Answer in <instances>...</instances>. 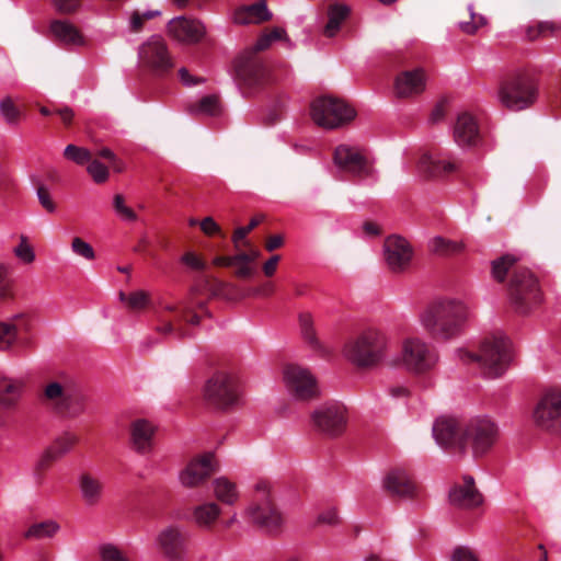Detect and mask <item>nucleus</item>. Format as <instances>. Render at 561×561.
I'll return each mask as SVG.
<instances>
[{
  "label": "nucleus",
  "mask_w": 561,
  "mask_h": 561,
  "mask_svg": "<svg viewBox=\"0 0 561 561\" xmlns=\"http://www.w3.org/2000/svg\"><path fill=\"white\" fill-rule=\"evenodd\" d=\"M299 325L305 341L316 347L318 345V340L313 329V320L311 314L307 312L300 313Z\"/></svg>",
  "instance_id": "49530a36"
},
{
  "label": "nucleus",
  "mask_w": 561,
  "mask_h": 561,
  "mask_svg": "<svg viewBox=\"0 0 561 561\" xmlns=\"http://www.w3.org/2000/svg\"><path fill=\"white\" fill-rule=\"evenodd\" d=\"M385 261L388 268L396 274L404 273L411 265L413 249L404 238L389 236L383 242Z\"/></svg>",
  "instance_id": "dca6fc26"
},
{
  "label": "nucleus",
  "mask_w": 561,
  "mask_h": 561,
  "mask_svg": "<svg viewBox=\"0 0 561 561\" xmlns=\"http://www.w3.org/2000/svg\"><path fill=\"white\" fill-rule=\"evenodd\" d=\"M333 160L335 165L354 176L366 178L371 173V167L358 148L340 145L335 148Z\"/></svg>",
  "instance_id": "a211bd4d"
},
{
  "label": "nucleus",
  "mask_w": 561,
  "mask_h": 561,
  "mask_svg": "<svg viewBox=\"0 0 561 561\" xmlns=\"http://www.w3.org/2000/svg\"><path fill=\"white\" fill-rule=\"evenodd\" d=\"M14 255L23 263L31 264L35 261V252L26 236H20L19 244L13 249Z\"/></svg>",
  "instance_id": "a18cd8bd"
},
{
  "label": "nucleus",
  "mask_w": 561,
  "mask_h": 561,
  "mask_svg": "<svg viewBox=\"0 0 561 561\" xmlns=\"http://www.w3.org/2000/svg\"><path fill=\"white\" fill-rule=\"evenodd\" d=\"M236 73L241 83L252 88L263 82L266 70L261 61L247 58L236 62Z\"/></svg>",
  "instance_id": "c756f323"
},
{
  "label": "nucleus",
  "mask_w": 561,
  "mask_h": 561,
  "mask_svg": "<svg viewBox=\"0 0 561 561\" xmlns=\"http://www.w3.org/2000/svg\"><path fill=\"white\" fill-rule=\"evenodd\" d=\"M11 295V280L5 266L0 265V300Z\"/></svg>",
  "instance_id": "e2e57ef3"
},
{
  "label": "nucleus",
  "mask_w": 561,
  "mask_h": 561,
  "mask_svg": "<svg viewBox=\"0 0 561 561\" xmlns=\"http://www.w3.org/2000/svg\"><path fill=\"white\" fill-rule=\"evenodd\" d=\"M428 248L434 254L447 256L461 251L462 245L443 237H435L430 241Z\"/></svg>",
  "instance_id": "ea45409f"
},
{
  "label": "nucleus",
  "mask_w": 561,
  "mask_h": 561,
  "mask_svg": "<svg viewBox=\"0 0 561 561\" xmlns=\"http://www.w3.org/2000/svg\"><path fill=\"white\" fill-rule=\"evenodd\" d=\"M214 494L216 499L225 504L232 505L238 501L239 493L233 482L225 477H220L213 482Z\"/></svg>",
  "instance_id": "473e14b6"
},
{
  "label": "nucleus",
  "mask_w": 561,
  "mask_h": 561,
  "mask_svg": "<svg viewBox=\"0 0 561 561\" xmlns=\"http://www.w3.org/2000/svg\"><path fill=\"white\" fill-rule=\"evenodd\" d=\"M51 4L58 13L72 14L77 12L81 5V0H50Z\"/></svg>",
  "instance_id": "4d7b16f0"
},
{
  "label": "nucleus",
  "mask_w": 561,
  "mask_h": 561,
  "mask_svg": "<svg viewBox=\"0 0 561 561\" xmlns=\"http://www.w3.org/2000/svg\"><path fill=\"white\" fill-rule=\"evenodd\" d=\"M454 138L460 147L477 146L480 140V130L476 118L465 112L458 115L454 126Z\"/></svg>",
  "instance_id": "a878e982"
},
{
  "label": "nucleus",
  "mask_w": 561,
  "mask_h": 561,
  "mask_svg": "<svg viewBox=\"0 0 561 561\" xmlns=\"http://www.w3.org/2000/svg\"><path fill=\"white\" fill-rule=\"evenodd\" d=\"M350 8L344 4H333L328 11V23L324 26V35L333 37L340 30L341 24L347 18Z\"/></svg>",
  "instance_id": "f704fd0d"
},
{
  "label": "nucleus",
  "mask_w": 561,
  "mask_h": 561,
  "mask_svg": "<svg viewBox=\"0 0 561 561\" xmlns=\"http://www.w3.org/2000/svg\"><path fill=\"white\" fill-rule=\"evenodd\" d=\"M78 440L76 434L66 432L58 436L46 449L58 460L67 455Z\"/></svg>",
  "instance_id": "e433bc0d"
},
{
  "label": "nucleus",
  "mask_w": 561,
  "mask_h": 561,
  "mask_svg": "<svg viewBox=\"0 0 561 561\" xmlns=\"http://www.w3.org/2000/svg\"><path fill=\"white\" fill-rule=\"evenodd\" d=\"M451 561H478V559L470 549L458 547L453 553Z\"/></svg>",
  "instance_id": "338daca9"
},
{
  "label": "nucleus",
  "mask_w": 561,
  "mask_h": 561,
  "mask_svg": "<svg viewBox=\"0 0 561 561\" xmlns=\"http://www.w3.org/2000/svg\"><path fill=\"white\" fill-rule=\"evenodd\" d=\"M533 421L540 431L561 437V389L542 393L534 408Z\"/></svg>",
  "instance_id": "1a4fd4ad"
},
{
  "label": "nucleus",
  "mask_w": 561,
  "mask_h": 561,
  "mask_svg": "<svg viewBox=\"0 0 561 561\" xmlns=\"http://www.w3.org/2000/svg\"><path fill=\"white\" fill-rule=\"evenodd\" d=\"M449 502L456 507L472 510L483 503V496L477 489L474 479L465 476L462 484H456L450 489Z\"/></svg>",
  "instance_id": "412c9836"
},
{
  "label": "nucleus",
  "mask_w": 561,
  "mask_h": 561,
  "mask_svg": "<svg viewBox=\"0 0 561 561\" xmlns=\"http://www.w3.org/2000/svg\"><path fill=\"white\" fill-rule=\"evenodd\" d=\"M87 171L96 184L106 182L110 176L108 168L101 163L98 159H91L87 167Z\"/></svg>",
  "instance_id": "de8ad7c7"
},
{
  "label": "nucleus",
  "mask_w": 561,
  "mask_h": 561,
  "mask_svg": "<svg viewBox=\"0 0 561 561\" xmlns=\"http://www.w3.org/2000/svg\"><path fill=\"white\" fill-rule=\"evenodd\" d=\"M356 116V111L344 100L333 96H322L311 104L312 121L320 127L339 128Z\"/></svg>",
  "instance_id": "0eeeda50"
},
{
  "label": "nucleus",
  "mask_w": 561,
  "mask_h": 561,
  "mask_svg": "<svg viewBox=\"0 0 561 561\" xmlns=\"http://www.w3.org/2000/svg\"><path fill=\"white\" fill-rule=\"evenodd\" d=\"M425 89V75L422 69L403 71L398 75L394 82V92L398 98H410L420 94Z\"/></svg>",
  "instance_id": "bb28decb"
},
{
  "label": "nucleus",
  "mask_w": 561,
  "mask_h": 561,
  "mask_svg": "<svg viewBox=\"0 0 561 561\" xmlns=\"http://www.w3.org/2000/svg\"><path fill=\"white\" fill-rule=\"evenodd\" d=\"M312 427L329 437L342 435L346 428V409L339 402L321 404L311 413Z\"/></svg>",
  "instance_id": "f8f14e48"
},
{
  "label": "nucleus",
  "mask_w": 561,
  "mask_h": 561,
  "mask_svg": "<svg viewBox=\"0 0 561 561\" xmlns=\"http://www.w3.org/2000/svg\"><path fill=\"white\" fill-rule=\"evenodd\" d=\"M518 260L514 254H505L493 260L491 263L492 277L499 283H503L507 273L515 266Z\"/></svg>",
  "instance_id": "4c0bfd02"
},
{
  "label": "nucleus",
  "mask_w": 561,
  "mask_h": 561,
  "mask_svg": "<svg viewBox=\"0 0 561 561\" xmlns=\"http://www.w3.org/2000/svg\"><path fill=\"white\" fill-rule=\"evenodd\" d=\"M191 112L195 114H206L210 116L218 115L220 112L219 100L215 95H206L201 101L191 107Z\"/></svg>",
  "instance_id": "a19ab883"
},
{
  "label": "nucleus",
  "mask_w": 561,
  "mask_h": 561,
  "mask_svg": "<svg viewBox=\"0 0 561 561\" xmlns=\"http://www.w3.org/2000/svg\"><path fill=\"white\" fill-rule=\"evenodd\" d=\"M508 291L514 308L527 313L542 301V291L534 273L526 267H515L510 280Z\"/></svg>",
  "instance_id": "423d86ee"
},
{
  "label": "nucleus",
  "mask_w": 561,
  "mask_h": 561,
  "mask_svg": "<svg viewBox=\"0 0 561 561\" xmlns=\"http://www.w3.org/2000/svg\"><path fill=\"white\" fill-rule=\"evenodd\" d=\"M486 20L484 16L476 14L472 7H469V21H461L459 23L460 30L466 34H474L481 26L485 25Z\"/></svg>",
  "instance_id": "09e8293b"
},
{
  "label": "nucleus",
  "mask_w": 561,
  "mask_h": 561,
  "mask_svg": "<svg viewBox=\"0 0 561 561\" xmlns=\"http://www.w3.org/2000/svg\"><path fill=\"white\" fill-rule=\"evenodd\" d=\"M232 287L233 286L230 283H226L217 278L205 279L204 282V288L211 297L226 296L227 290Z\"/></svg>",
  "instance_id": "5fc2aeb1"
},
{
  "label": "nucleus",
  "mask_w": 561,
  "mask_h": 561,
  "mask_svg": "<svg viewBox=\"0 0 561 561\" xmlns=\"http://www.w3.org/2000/svg\"><path fill=\"white\" fill-rule=\"evenodd\" d=\"M113 207L115 213L124 220L136 221V213L125 204V198L122 194H116L113 198Z\"/></svg>",
  "instance_id": "3c124183"
},
{
  "label": "nucleus",
  "mask_w": 561,
  "mask_h": 561,
  "mask_svg": "<svg viewBox=\"0 0 561 561\" xmlns=\"http://www.w3.org/2000/svg\"><path fill=\"white\" fill-rule=\"evenodd\" d=\"M389 339L378 329H367L344 346V355L355 366L370 368L380 364L387 356Z\"/></svg>",
  "instance_id": "7ed1b4c3"
},
{
  "label": "nucleus",
  "mask_w": 561,
  "mask_h": 561,
  "mask_svg": "<svg viewBox=\"0 0 561 561\" xmlns=\"http://www.w3.org/2000/svg\"><path fill=\"white\" fill-rule=\"evenodd\" d=\"M453 416H440L433 424V436L438 445L462 450V424Z\"/></svg>",
  "instance_id": "6ab92c4d"
},
{
  "label": "nucleus",
  "mask_w": 561,
  "mask_h": 561,
  "mask_svg": "<svg viewBox=\"0 0 561 561\" xmlns=\"http://www.w3.org/2000/svg\"><path fill=\"white\" fill-rule=\"evenodd\" d=\"M64 157L78 165H84L92 159V152L84 147L68 145L64 150Z\"/></svg>",
  "instance_id": "37998d69"
},
{
  "label": "nucleus",
  "mask_w": 561,
  "mask_h": 561,
  "mask_svg": "<svg viewBox=\"0 0 561 561\" xmlns=\"http://www.w3.org/2000/svg\"><path fill=\"white\" fill-rule=\"evenodd\" d=\"M468 318L466 304L454 298L433 300L420 314L424 330L437 341H448L459 335Z\"/></svg>",
  "instance_id": "f257e3e1"
},
{
  "label": "nucleus",
  "mask_w": 561,
  "mask_h": 561,
  "mask_svg": "<svg viewBox=\"0 0 561 561\" xmlns=\"http://www.w3.org/2000/svg\"><path fill=\"white\" fill-rule=\"evenodd\" d=\"M383 488L391 496L414 499L419 495V486L412 477L400 468L392 469L383 479Z\"/></svg>",
  "instance_id": "aec40b11"
},
{
  "label": "nucleus",
  "mask_w": 561,
  "mask_h": 561,
  "mask_svg": "<svg viewBox=\"0 0 561 561\" xmlns=\"http://www.w3.org/2000/svg\"><path fill=\"white\" fill-rule=\"evenodd\" d=\"M94 156L105 159L108 162H111L115 171H117V172L123 171V167L121 165L119 160L117 159L116 154L110 148L99 149L94 152Z\"/></svg>",
  "instance_id": "680f3d73"
},
{
  "label": "nucleus",
  "mask_w": 561,
  "mask_h": 561,
  "mask_svg": "<svg viewBox=\"0 0 561 561\" xmlns=\"http://www.w3.org/2000/svg\"><path fill=\"white\" fill-rule=\"evenodd\" d=\"M455 162L439 154L424 153L417 162V171L426 179H437L456 171Z\"/></svg>",
  "instance_id": "cd10ccee"
},
{
  "label": "nucleus",
  "mask_w": 561,
  "mask_h": 561,
  "mask_svg": "<svg viewBox=\"0 0 561 561\" xmlns=\"http://www.w3.org/2000/svg\"><path fill=\"white\" fill-rule=\"evenodd\" d=\"M438 360L436 352L419 337L405 339L401 348L403 366L413 373H425L432 369Z\"/></svg>",
  "instance_id": "ddd939ff"
},
{
  "label": "nucleus",
  "mask_w": 561,
  "mask_h": 561,
  "mask_svg": "<svg viewBox=\"0 0 561 561\" xmlns=\"http://www.w3.org/2000/svg\"><path fill=\"white\" fill-rule=\"evenodd\" d=\"M264 219L263 215H259L253 217L249 225L245 227H239L234 230L232 234V242L236 250L240 249V245L249 247L250 242L245 239L248 233H250L262 220Z\"/></svg>",
  "instance_id": "79ce46f5"
},
{
  "label": "nucleus",
  "mask_w": 561,
  "mask_h": 561,
  "mask_svg": "<svg viewBox=\"0 0 561 561\" xmlns=\"http://www.w3.org/2000/svg\"><path fill=\"white\" fill-rule=\"evenodd\" d=\"M205 401L216 409H228L239 400L237 378L227 371H216L203 389Z\"/></svg>",
  "instance_id": "6e6552de"
},
{
  "label": "nucleus",
  "mask_w": 561,
  "mask_h": 561,
  "mask_svg": "<svg viewBox=\"0 0 561 561\" xmlns=\"http://www.w3.org/2000/svg\"><path fill=\"white\" fill-rule=\"evenodd\" d=\"M27 330L24 316L18 314L8 322H0V351L9 350L16 341L20 330Z\"/></svg>",
  "instance_id": "7c9ffc66"
},
{
  "label": "nucleus",
  "mask_w": 561,
  "mask_h": 561,
  "mask_svg": "<svg viewBox=\"0 0 561 561\" xmlns=\"http://www.w3.org/2000/svg\"><path fill=\"white\" fill-rule=\"evenodd\" d=\"M168 28L174 39L188 44L199 42L206 33V28L201 21L191 20L185 16L172 19L169 22Z\"/></svg>",
  "instance_id": "4be33fe9"
},
{
  "label": "nucleus",
  "mask_w": 561,
  "mask_h": 561,
  "mask_svg": "<svg viewBox=\"0 0 561 561\" xmlns=\"http://www.w3.org/2000/svg\"><path fill=\"white\" fill-rule=\"evenodd\" d=\"M156 427L145 419H137L129 425V444L133 450L147 455L152 450Z\"/></svg>",
  "instance_id": "b1692460"
},
{
  "label": "nucleus",
  "mask_w": 561,
  "mask_h": 561,
  "mask_svg": "<svg viewBox=\"0 0 561 561\" xmlns=\"http://www.w3.org/2000/svg\"><path fill=\"white\" fill-rule=\"evenodd\" d=\"M55 461H57V459L46 449L37 460L36 471L42 472L47 470Z\"/></svg>",
  "instance_id": "774afa93"
},
{
  "label": "nucleus",
  "mask_w": 561,
  "mask_h": 561,
  "mask_svg": "<svg viewBox=\"0 0 561 561\" xmlns=\"http://www.w3.org/2000/svg\"><path fill=\"white\" fill-rule=\"evenodd\" d=\"M217 471L213 453H205L193 458L180 472L179 479L185 488H196L203 484Z\"/></svg>",
  "instance_id": "f3484780"
},
{
  "label": "nucleus",
  "mask_w": 561,
  "mask_h": 561,
  "mask_svg": "<svg viewBox=\"0 0 561 561\" xmlns=\"http://www.w3.org/2000/svg\"><path fill=\"white\" fill-rule=\"evenodd\" d=\"M49 32L54 41L60 45L82 46L85 44L83 35L70 21L53 20L49 25Z\"/></svg>",
  "instance_id": "c85d7f7f"
},
{
  "label": "nucleus",
  "mask_w": 561,
  "mask_h": 561,
  "mask_svg": "<svg viewBox=\"0 0 561 561\" xmlns=\"http://www.w3.org/2000/svg\"><path fill=\"white\" fill-rule=\"evenodd\" d=\"M71 250L77 255L92 261L95 259V252L90 243L81 239L80 237H75L71 242Z\"/></svg>",
  "instance_id": "603ef678"
},
{
  "label": "nucleus",
  "mask_w": 561,
  "mask_h": 561,
  "mask_svg": "<svg viewBox=\"0 0 561 561\" xmlns=\"http://www.w3.org/2000/svg\"><path fill=\"white\" fill-rule=\"evenodd\" d=\"M499 438V425L489 416H474L462 424V451L470 448L474 457L489 453Z\"/></svg>",
  "instance_id": "39448f33"
},
{
  "label": "nucleus",
  "mask_w": 561,
  "mask_h": 561,
  "mask_svg": "<svg viewBox=\"0 0 561 561\" xmlns=\"http://www.w3.org/2000/svg\"><path fill=\"white\" fill-rule=\"evenodd\" d=\"M138 56L141 65L158 77L168 75L174 67L167 43L159 35H152L142 43Z\"/></svg>",
  "instance_id": "9b49d317"
},
{
  "label": "nucleus",
  "mask_w": 561,
  "mask_h": 561,
  "mask_svg": "<svg viewBox=\"0 0 561 561\" xmlns=\"http://www.w3.org/2000/svg\"><path fill=\"white\" fill-rule=\"evenodd\" d=\"M100 553L102 561H128L113 545H103L100 548Z\"/></svg>",
  "instance_id": "13d9d810"
},
{
  "label": "nucleus",
  "mask_w": 561,
  "mask_h": 561,
  "mask_svg": "<svg viewBox=\"0 0 561 561\" xmlns=\"http://www.w3.org/2000/svg\"><path fill=\"white\" fill-rule=\"evenodd\" d=\"M23 389V380L0 376V423L5 414L18 410Z\"/></svg>",
  "instance_id": "5701e85b"
},
{
  "label": "nucleus",
  "mask_w": 561,
  "mask_h": 561,
  "mask_svg": "<svg viewBox=\"0 0 561 561\" xmlns=\"http://www.w3.org/2000/svg\"><path fill=\"white\" fill-rule=\"evenodd\" d=\"M237 255H243L245 259L240 260L232 264L236 267L234 275L239 278H250L254 275L255 268L248 262V257L244 252L237 253Z\"/></svg>",
  "instance_id": "6e6d98bb"
},
{
  "label": "nucleus",
  "mask_w": 561,
  "mask_h": 561,
  "mask_svg": "<svg viewBox=\"0 0 561 561\" xmlns=\"http://www.w3.org/2000/svg\"><path fill=\"white\" fill-rule=\"evenodd\" d=\"M249 14L254 20V23H262L272 19V13L268 11L264 0L255 2L251 5L244 7Z\"/></svg>",
  "instance_id": "8fccbe9b"
},
{
  "label": "nucleus",
  "mask_w": 561,
  "mask_h": 561,
  "mask_svg": "<svg viewBox=\"0 0 561 561\" xmlns=\"http://www.w3.org/2000/svg\"><path fill=\"white\" fill-rule=\"evenodd\" d=\"M318 523L334 526L340 523V517L335 508H329L318 516Z\"/></svg>",
  "instance_id": "0e129e2a"
},
{
  "label": "nucleus",
  "mask_w": 561,
  "mask_h": 561,
  "mask_svg": "<svg viewBox=\"0 0 561 561\" xmlns=\"http://www.w3.org/2000/svg\"><path fill=\"white\" fill-rule=\"evenodd\" d=\"M245 514L253 525L267 533H276L280 529L284 517L275 503L270 481L260 480L255 483L253 501Z\"/></svg>",
  "instance_id": "20e7f679"
},
{
  "label": "nucleus",
  "mask_w": 561,
  "mask_h": 561,
  "mask_svg": "<svg viewBox=\"0 0 561 561\" xmlns=\"http://www.w3.org/2000/svg\"><path fill=\"white\" fill-rule=\"evenodd\" d=\"M199 226H201V230L206 236H215V234L224 236L220 226L214 220L213 217L204 218L199 222Z\"/></svg>",
  "instance_id": "052dcab7"
},
{
  "label": "nucleus",
  "mask_w": 561,
  "mask_h": 561,
  "mask_svg": "<svg viewBox=\"0 0 561 561\" xmlns=\"http://www.w3.org/2000/svg\"><path fill=\"white\" fill-rule=\"evenodd\" d=\"M458 358L465 364H476L483 376L496 378L504 374L510 363L508 341L503 336H486L480 344L479 352L457 351Z\"/></svg>",
  "instance_id": "f03ea898"
},
{
  "label": "nucleus",
  "mask_w": 561,
  "mask_h": 561,
  "mask_svg": "<svg viewBox=\"0 0 561 561\" xmlns=\"http://www.w3.org/2000/svg\"><path fill=\"white\" fill-rule=\"evenodd\" d=\"M37 197L41 205L48 211L54 213L56 210V204L51 199L50 193L47 187L41 185L37 187Z\"/></svg>",
  "instance_id": "bf43d9fd"
},
{
  "label": "nucleus",
  "mask_w": 561,
  "mask_h": 561,
  "mask_svg": "<svg viewBox=\"0 0 561 561\" xmlns=\"http://www.w3.org/2000/svg\"><path fill=\"white\" fill-rule=\"evenodd\" d=\"M79 488L85 504L93 506L101 501L103 482L99 478L83 473L79 479Z\"/></svg>",
  "instance_id": "2f4dec72"
},
{
  "label": "nucleus",
  "mask_w": 561,
  "mask_h": 561,
  "mask_svg": "<svg viewBox=\"0 0 561 561\" xmlns=\"http://www.w3.org/2000/svg\"><path fill=\"white\" fill-rule=\"evenodd\" d=\"M59 530V525L54 520H44L31 525L23 537L27 540H43L54 537Z\"/></svg>",
  "instance_id": "c9c22d12"
},
{
  "label": "nucleus",
  "mask_w": 561,
  "mask_h": 561,
  "mask_svg": "<svg viewBox=\"0 0 561 561\" xmlns=\"http://www.w3.org/2000/svg\"><path fill=\"white\" fill-rule=\"evenodd\" d=\"M284 381L288 392L297 400H312L319 396L313 375L305 367L289 364L284 368Z\"/></svg>",
  "instance_id": "4468645a"
},
{
  "label": "nucleus",
  "mask_w": 561,
  "mask_h": 561,
  "mask_svg": "<svg viewBox=\"0 0 561 561\" xmlns=\"http://www.w3.org/2000/svg\"><path fill=\"white\" fill-rule=\"evenodd\" d=\"M0 113L9 124H15L20 117V111L11 98H4L0 101Z\"/></svg>",
  "instance_id": "864d4df0"
},
{
  "label": "nucleus",
  "mask_w": 561,
  "mask_h": 561,
  "mask_svg": "<svg viewBox=\"0 0 561 561\" xmlns=\"http://www.w3.org/2000/svg\"><path fill=\"white\" fill-rule=\"evenodd\" d=\"M44 400L62 415L76 416L84 410V398L65 388L57 381L49 382L44 388Z\"/></svg>",
  "instance_id": "2eb2a0df"
},
{
  "label": "nucleus",
  "mask_w": 561,
  "mask_h": 561,
  "mask_svg": "<svg viewBox=\"0 0 561 561\" xmlns=\"http://www.w3.org/2000/svg\"><path fill=\"white\" fill-rule=\"evenodd\" d=\"M186 534L178 526H168L157 536L159 550L170 559H176L184 552Z\"/></svg>",
  "instance_id": "393cba45"
},
{
  "label": "nucleus",
  "mask_w": 561,
  "mask_h": 561,
  "mask_svg": "<svg viewBox=\"0 0 561 561\" xmlns=\"http://www.w3.org/2000/svg\"><path fill=\"white\" fill-rule=\"evenodd\" d=\"M181 261L193 270L201 271L205 268V263L193 252H186Z\"/></svg>",
  "instance_id": "69168bd1"
},
{
  "label": "nucleus",
  "mask_w": 561,
  "mask_h": 561,
  "mask_svg": "<svg viewBox=\"0 0 561 561\" xmlns=\"http://www.w3.org/2000/svg\"><path fill=\"white\" fill-rule=\"evenodd\" d=\"M221 511L216 503H205L194 508L193 519L199 527L209 528L219 517Z\"/></svg>",
  "instance_id": "72a5a7b5"
},
{
  "label": "nucleus",
  "mask_w": 561,
  "mask_h": 561,
  "mask_svg": "<svg viewBox=\"0 0 561 561\" xmlns=\"http://www.w3.org/2000/svg\"><path fill=\"white\" fill-rule=\"evenodd\" d=\"M499 95L507 108L522 110L534 102L535 88L526 73L517 72L502 82Z\"/></svg>",
  "instance_id": "9d476101"
},
{
  "label": "nucleus",
  "mask_w": 561,
  "mask_h": 561,
  "mask_svg": "<svg viewBox=\"0 0 561 561\" xmlns=\"http://www.w3.org/2000/svg\"><path fill=\"white\" fill-rule=\"evenodd\" d=\"M119 298L122 301L126 302L127 307L131 310H142L149 304V295L144 290L134 291L128 296L121 293Z\"/></svg>",
  "instance_id": "c03bdc74"
},
{
  "label": "nucleus",
  "mask_w": 561,
  "mask_h": 561,
  "mask_svg": "<svg viewBox=\"0 0 561 561\" xmlns=\"http://www.w3.org/2000/svg\"><path fill=\"white\" fill-rule=\"evenodd\" d=\"M559 30H561L560 24L553 21H541L536 24L528 25L525 30V34L527 39L533 42L548 35H553Z\"/></svg>",
  "instance_id": "58836bf2"
}]
</instances>
